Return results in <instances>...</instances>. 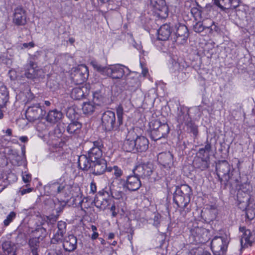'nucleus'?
<instances>
[{"instance_id": "f257e3e1", "label": "nucleus", "mask_w": 255, "mask_h": 255, "mask_svg": "<svg viewBox=\"0 0 255 255\" xmlns=\"http://www.w3.org/2000/svg\"><path fill=\"white\" fill-rule=\"evenodd\" d=\"M117 120L115 113L111 111L105 112L102 116L101 121L103 128L106 131H124L126 125L124 123V111L123 106L120 104L115 108Z\"/></svg>"}, {"instance_id": "f03ea898", "label": "nucleus", "mask_w": 255, "mask_h": 255, "mask_svg": "<svg viewBox=\"0 0 255 255\" xmlns=\"http://www.w3.org/2000/svg\"><path fill=\"white\" fill-rule=\"evenodd\" d=\"M216 169L219 180L221 184L227 186L228 183L233 184V182H238L234 177L235 170L231 168L228 162L226 160L219 161L216 163Z\"/></svg>"}, {"instance_id": "7ed1b4c3", "label": "nucleus", "mask_w": 255, "mask_h": 255, "mask_svg": "<svg viewBox=\"0 0 255 255\" xmlns=\"http://www.w3.org/2000/svg\"><path fill=\"white\" fill-rule=\"evenodd\" d=\"M192 195L191 188L187 184L176 187L173 193V201L178 207L185 208L189 203Z\"/></svg>"}, {"instance_id": "20e7f679", "label": "nucleus", "mask_w": 255, "mask_h": 255, "mask_svg": "<svg viewBox=\"0 0 255 255\" xmlns=\"http://www.w3.org/2000/svg\"><path fill=\"white\" fill-rule=\"evenodd\" d=\"M150 136L151 138L157 140L161 138H165L170 131V128L167 123L162 124L158 120H153L149 123Z\"/></svg>"}, {"instance_id": "39448f33", "label": "nucleus", "mask_w": 255, "mask_h": 255, "mask_svg": "<svg viewBox=\"0 0 255 255\" xmlns=\"http://www.w3.org/2000/svg\"><path fill=\"white\" fill-rule=\"evenodd\" d=\"M23 75L28 79L33 81L43 78L45 76L43 70L42 69H37L35 62L31 60L25 65Z\"/></svg>"}, {"instance_id": "423d86ee", "label": "nucleus", "mask_w": 255, "mask_h": 255, "mask_svg": "<svg viewBox=\"0 0 255 255\" xmlns=\"http://www.w3.org/2000/svg\"><path fill=\"white\" fill-rule=\"evenodd\" d=\"M90 149L86 154L91 162L104 159L102 157L103 151L102 149L103 147V144L101 140L90 142Z\"/></svg>"}, {"instance_id": "0eeeda50", "label": "nucleus", "mask_w": 255, "mask_h": 255, "mask_svg": "<svg viewBox=\"0 0 255 255\" xmlns=\"http://www.w3.org/2000/svg\"><path fill=\"white\" fill-rule=\"evenodd\" d=\"M155 170L153 164L147 162L136 165L133 169V173L136 176L143 179H149Z\"/></svg>"}, {"instance_id": "6e6552de", "label": "nucleus", "mask_w": 255, "mask_h": 255, "mask_svg": "<svg viewBox=\"0 0 255 255\" xmlns=\"http://www.w3.org/2000/svg\"><path fill=\"white\" fill-rule=\"evenodd\" d=\"M228 242L227 238L216 236L211 243V249L214 255H224L227 249Z\"/></svg>"}, {"instance_id": "1a4fd4ad", "label": "nucleus", "mask_w": 255, "mask_h": 255, "mask_svg": "<svg viewBox=\"0 0 255 255\" xmlns=\"http://www.w3.org/2000/svg\"><path fill=\"white\" fill-rule=\"evenodd\" d=\"M45 113V111L42 109L39 104H36L27 108L25 116L30 122H34L36 120L42 119Z\"/></svg>"}, {"instance_id": "9d476101", "label": "nucleus", "mask_w": 255, "mask_h": 255, "mask_svg": "<svg viewBox=\"0 0 255 255\" xmlns=\"http://www.w3.org/2000/svg\"><path fill=\"white\" fill-rule=\"evenodd\" d=\"M139 177L136 175L127 177L126 180L120 179V184L123 188H127L128 190L134 191L138 190L141 186Z\"/></svg>"}, {"instance_id": "9b49d317", "label": "nucleus", "mask_w": 255, "mask_h": 255, "mask_svg": "<svg viewBox=\"0 0 255 255\" xmlns=\"http://www.w3.org/2000/svg\"><path fill=\"white\" fill-rule=\"evenodd\" d=\"M175 28L176 31L173 38L171 35V39L179 44L185 43L189 35L187 27L184 24L178 23L175 26Z\"/></svg>"}, {"instance_id": "f8f14e48", "label": "nucleus", "mask_w": 255, "mask_h": 255, "mask_svg": "<svg viewBox=\"0 0 255 255\" xmlns=\"http://www.w3.org/2000/svg\"><path fill=\"white\" fill-rule=\"evenodd\" d=\"M88 76V68L84 64L79 65L72 73V79L77 84L83 83L86 81Z\"/></svg>"}, {"instance_id": "ddd939ff", "label": "nucleus", "mask_w": 255, "mask_h": 255, "mask_svg": "<svg viewBox=\"0 0 255 255\" xmlns=\"http://www.w3.org/2000/svg\"><path fill=\"white\" fill-rule=\"evenodd\" d=\"M150 5L155 9L157 16L161 19L166 18L168 15V8L164 0H150Z\"/></svg>"}, {"instance_id": "4468645a", "label": "nucleus", "mask_w": 255, "mask_h": 255, "mask_svg": "<svg viewBox=\"0 0 255 255\" xmlns=\"http://www.w3.org/2000/svg\"><path fill=\"white\" fill-rule=\"evenodd\" d=\"M130 73L129 69L122 65H117L113 67H108L106 75L111 77L113 79H120L125 74Z\"/></svg>"}, {"instance_id": "2eb2a0df", "label": "nucleus", "mask_w": 255, "mask_h": 255, "mask_svg": "<svg viewBox=\"0 0 255 255\" xmlns=\"http://www.w3.org/2000/svg\"><path fill=\"white\" fill-rule=\"evenodd\" d=\"M90 169L91 173L95 175L103 174L106 171H112L111 167H107V161L105 159L92 162Z\"/></svg>"}, {"instance_id": "dca6fc26", "label": "nucleus", "mask_w": 255, "mask_h": 255, "mask_svg": "<svg viewBox=\"0 0 255 255\" xmlns=\"http://www.w3.org/2000/svg\"><path fill=\"white\" fill-rule=\"evenodd\" d=\"M240 230L244 232L240 240L242 248H246L252 246L255 242V234H253L250 230H246L244 227L240 228Z\"/></svg>"}, {"instance_id": "f3484780", "label": "nucleus", "mask_w": 255, "mask_h": 255, "mask_svg": "<svg viewBox=\"0 0 255 255\" xmlns=\"http://www.w3.org/2000/svg\"><path fill=\"white\" fill-rule=\"evenodd\" d=\"M136 133L133 130L128 132L123 144V149L127 152H135V137Z\"/></svg>"}, {"instance_id": "a211bd4d", "label": "nucleus", "mask_w": 255, "mask_h": 255, "mask_svg": "<svg viewBox=\"0 0 255 255\" xmlns=\"http://www.w3.org/2000/svg\"><path fill=\"white\" fill-rule=\"evenodd\" d=\"M210 157L208 156L205 157L196 154L193 162V166L200 171H204L210 166Z\"/></svg>"}, {"instance_id": "6ab92c4d", "label": "nucleus", "mask_w": 255, "mask_h": 255, "mask_svg": "<svg viewBox=\"0 0 255 255\" xmlns=\"http://www.w3.org/2000/svg\"><path fill=\"white\" fill-rule=\"evenodd\" d=\"M13 22L16 25H24L26 23V11L22 6L14 9Z\"/></svg>"}, {"instance_id": "aec40b11", "label": "nucleus", "mask_w": 255, "mask_h": 255, "mask_svg": "<svg viewBox=\"0 0 255 255\" xmlns=\"http://www.w3.org/2000/svg\"><path fill=\"white\" fill-rule=\"evenodd\" d=\"M135 144L136 152H144L148 148L149 141L147 138L144 136H138L136 133Z\"/></svg>"}, {"instance_id": "412c9836", "label": "nucleus", "mask_w": 255, "mask_h": 255, "mask_svg": "<svg viewBox=\"0 0 255 255\" xmlns=\"http://www.w3.org/2000/svg\"><path fill=\"white\" fill-rule=\"evenodd\" d=\"M196 223L192 228H190V236L193 237V241L196 242H203L202 240V236L206 233V230L202 227H199Z\"/></svg>"}, {"instance_id": "4be33fe9", "label": "nucleus", "mask_w": 255, "mask_h": 255, "mask_svg": "<svg viewBox=\"0 0 255 255\" xmlns=\"http://www.w3.org/2000/svg\"><path fill=\"white\" fill-rule=\"evenodd\" d=\"M157 159L159 163L165 167H170L173 163V155L169 151L160 153Z\"/></svg>"}, {"instance_id": "5701e85b", "label": "nucleus", "mask_w": 255, "mask_h": 255, "mask_svg": "<svg viewBox=\"0 0 255 255\" xmlns=\"http://www.w3.org/2000/svg\"><path fill=\"white\" fill-rule=\"evenodd\" d=\"M77 239L73 235L65 237L63 244L64 249L69 252L74 251L77 248Z\"/></svg>"}, {"instance_id": "b1692460", "label": "nucleus", "mask_w": 255, "mask_h": 255, "mask_svg": "<svg viewBox=\"0 0 255 255\" xmlns=\"http://www.w3.org/2000/svg\"><path fill=\"white\" fill-rule=\"evenodd\" d=\"M63 117V114L61 111L57 109H54L48 112L45 119L47 122L52 124H55L59 123Z\"/></svg>"}, {"instance_id": "393cba45", "label": "nucleus", "mask_w": 255, "mask_h": 255, "mask_svg": "<svg viewBox=\"0 0 255 255\" xmlns=\"http://www.w3.org/2000/svg\"><path fill=\"white\" fill-rule=\"evenodd\" d=\"M157 32L158 39L159 40L165 41L171 35L172 29L169 24H164L160 26Z\"/></svg>"}, {"instance_id": "a878e982", "label": "nucleus", "mask_w": 255, "mask_h": 255, "mask_svg": "<svg viewBox=\"0 0 255 255\" xmlns=\"http://www.w3.org/2000/svg\"><path fill=\"white\" fill-rule=\"evenodd\" d=\"M87 91V88L84 86L74 88L71 92V97L75 100H81L86 96Z\"/></svg>"}, {"instance_id": "bb28decb", "label": "nucleus", "mask_w": 255, "mask_h": 255, "mask_svg": "<svg viewBox=\"0 0 255 255\" xmlns=\"http://www.w3.org/2000/svg\"><path fill=\"white\" fill-rule=\"evenodd\" d=\"M78 163L80 169L84 171L90 170L92 166V162L86 154L79 156Z\"/></svg>"}, {"instance_id": "cd10ccee", "label": "nucleus", "mask_w": 255, "mask_h": 255, "mask_svg": "<svg viewBox=\"0 0 255 255\" xmlns=\"http://www.w3.org/2000/svg\"><path fill=\"white\" fill-rule=\"evenodd\" d=\"M110 189L111 195L113 198L117 200H120L123 198L124 193L122 190V187L118 186L113 182L111 184Z\"/></svg>"}, {"instance_id": "c85d7f7f", "label": "nucleus", "mask_w": 255, "mask_h": 255, "mask_svg": "<svg viewBox=\"0 0 255 255\" xmlns=\"http://www.w3.org/2000/svg\"><path fill=\"white\" fill-rule=\"evenodd\" d=\"M2 250L5 255H16L14 244L10 241H5L2 243Z\"/></svg>"}, {"instance_id": "c756f323", "label": "nucleus", "mask_w": 255, "mask_h": 255, "mask_svg": "<svg viewBox=\"0 0 255 255\" xmlns=\"http://www.w3.org/2000/svg\"><path fill=\"white\" fill-rule=\"evenodd\" d=\"M9 100L8 92L6 86L1 85L0 86V107L2 108L5 106Z\"/></svg>"}, {"instance_id": "7c9ffc66", "label": "nucleus", "mask_w": 255, "mask_h": 255, "mask_svg": "<svg viewBox=\"0 0 255 255\" xmlns=\"http://www.w3.org/2000/svg\"><path fill=\"white\" fill-rule=\"evenodd\" d=\"M82 124L77 121H73L67 127V131L70 134H78L81 129Z\"/></svg>"}, {"instance_id": "2f4dec72", "label": "nucleus", "mask_w": 255, "mask_h": 255, "mask_svg": "<svg viewBox=\"0 0 255 255\" xmlns=\"http://www.w3.org/2000/svg\"><path fill=\"white\" fill-rule=\"evenodd\" d=\"M212 150V145L211 143L207 140L204 147L200 148L196 154L200 156H208L210 157L209 153Z\"/></svg>"}, {"instance_id": "473e14b6", "label": "nucleus", "mask_w": 255, "mask_h": 255, "mask_svg": "<svg viewBox=\"0 0 255 255\" xmlns=\"http://www.w3.org/2000/svg\"><path fill=\"white\" fill-rule=\"evenodd\" d=\"M96 108V105L92 102H89L83 103L82 110L84 114H92Z\"/></svg>"}, {"instance_id": "72a5a7b5", "label": "nucleus", "mask_w": 255, "mask_h": 255, "mask_svg": "<svg viewBox=\"0 0 255 255\" xmlns=\"http://www.w3.org/2000/svg\"><path fill=\"white\" fill-rule=\"evenodd\" d=\"M177 120L179 123L185 124L191 120V118L187 112H184L180 110L178 114Z\"/></svg>"}, {"instance_id": "f704fd0d", "label": "nucleus", "mask_w": 255, "mask_h": 255, "mask_svg": "<svg viewBox=\"0 0 255 255\" xmlns=\"http://www.w3.org/2000/svg\"><path fill=\"white\" fill-rule=\"evenodd\" d=\"M66 204L67 203L64 201H59L58 199L55 201L54 209L56 211L57 214L60 215V213L62 212Z\"/></svg>"}, {"instance_id": "c9c22d12", "label": "nucleus", "mask_w": 255, "mask_h": 255, "mask_svg": "<svg viewBox=\"0 0 255 255\" xmlns=\"http://www.w3.org/2000/svg\"><path fill=\"white\" fill-rule=\"evenodd\" d=\"M187 127V130L189 132L192 133L194 135L196 136L198 133V129L197 126L191 120L185 124Z\"/></svg>"}, {"instance_id": "e433bc0d", "label": "nucleus", "mask_w": 255, "mask_h": 255, "mask_svg": "<svg viewBox=\"0 0 255 255\" xmlns=\"http://www.w3.org/2000/svg\"><path fill=\"white\" fill-rule=\"evenodd\" d=\"M91 65L94 67V68L97 70L98 71L101 72L103 75H106L107 73V70L108 69L107 67H104L101 66L100 64H99L96 61H92L91 62Z\"/></svg>"}, {"instance_id": "4c0bfd02", "label": "nucleus", "mask_w": 255, "mask_h": 255, "mask_svg": "<svg viewBox=\"0 0 255 255\" xmlns=\"http://www.w3.org/2000/svg\"><path fill=\"white\" fill-rule=\"evenodd\" d=\"M103 97L98 92H95L93 94V98L92 103L96 106H99L103 103Z\"/></svg>"}, {"instance_id": "58836bf2", "label": "nucleus", "mask_w": 255, "mask_h": 255, "mask_svg": "<svg viewBox=\"0 0 255 255\" xmlns=\"http://www.w3.org/2000/svg\"><path fill=\"white\" fill-rule=\"evenodd\" d=\"M245 207L246 209V216L247 219L251 221L253 220L255 217V213L254 211L248 205V208H247V203L245 204Z\"/></svg>"}, {"instance_id": "ea45409f", "label": "nucleus", "mask_w": 255, "mask_h": 255, "mask_svg": "<svg viewBox=\"0 0 255 255\" xmlns=\"http://www.w3.org/2000/svg\"><path fill=\"white\" fill-rule=\"evenodd\" d=\"M112 171L114 170V175L115 177V178L120 181L121 179L119 178L123 174L122 170L117 166H114L113 167H112ZM119 183L120 184V182Z\"/></svg>"}, {"instance_id": "a19ab883", "label": "nucleus", "mask_w": 255, "mask_h": 255, "mask_svg": "<svg viewBox=\"0 0 255 255\" xmlns=\"http://www.w3.org/2000/svg\"><path fill=\"white\" fill-rule=\"evenodd\" d=\"M16 217V213L12 211L6 217V219L3 221V224L5 226H7L9 224L15 219Z\"/></svg>"}, {"instance_id": "79ce46f5", "label": "nucleus", "mask_w": 255, "mask_h": 255, "mask_svg": "<svg viewBox=\"0 0 255 255\" xmlns=\"http://www.w3.org/2000/svg\"><path fill=\"white\" fill-rule=\"evenodd\" d=\"M205 28H209V27H205L203 25L202 22H196V24L193 26L194 30L197 33L202 32Z\"/></svg>"}, {"instance_id": "37998d69", "label": "nucleus", "mask_w": 255, "mask_h": 255, "mask_svg": "<svg viewBox=\"0 0 255 255\" xmlns=\"http://www.w3.org/2000/svg\"><path fill=\"white\" fill-rule=\"evenodd\" d=\"M161 216L159 214H156L153 218V225L157 228H158L160 225Z\"/></svg>"}, {"instance_id": "c03bdc74", "label": "nucleus", "mask_w": 255, "mask_h": 255, "mask_svg": "<svg viewBox=\"0 0 255 255\" xmlns=\"http://www.w3.org/2000/svg\"><path fill=\"white\" fill-rule=\"evenodd\" d=\"M58 185V182H55L51 184H49L46 187L48 188L50 192L52 194H55L57 189V186Z\"/></svg>"}, {"instance_id": "a18cd8bd", "label": "nucleus", "mask_w": 255, "mask_h": 255, "mask_svg": "<svg viewBox=\"0 0 255 255\" xmlns=\"http://www.w3.org/2000/svg\"><path fill=\"white\" fill-rule=\"evenodd\" d=\"M62 240L63 237H62V236L55 234L53 237L51 239V243L52 244H55L62 242Z\"/></svg>"}, {"instance_id": "49530a36", "label": "nucleus", "mask_w": 255, "mask_h": 255, "mask_svg": "<svg viewBox=\"0 0 255 255\" xmlns=\"http://www.w3.org/2000/svg\"><path fill=\"white\" fill-rule=\"evenodd\" d=\"M66 224L65 222L60 221L57 223V228L59 230L66 233Z\"/></svg>"}, {"instance_id": "de8ad7c7", "label": "nucleus", "mask_w": 255, "mask_h": 255, "mask_svg": "<svg viewBox=\"0 0 255 255\" xmlns=\"http://www.w3.org/2000/svg\"><path fill=\"white\" fill-rule=\"evenodd\" d=\"M65 188V184L59 183L58 182V185L57 186V189L55 194L61 193Z\"/></svg>"}, {"instance_id": "09e8293b", "label": "nucleus", "mask_w": 255, "mask_h": 255, "mask_svg": "<svg viewBox=\"0 0 255 255\" xmlns=\"http://www.w3.org/2000/svg\"><path fill=\"white\" fill-rule=\"evenodd\" d=\"M59 216V214H56V215H50L49 216H47V218L49 221V222L53 223L56 221Z\"/></svg>"}, {"instance_id": "8fccbe9b", "label": "nucleus", "mask_w": 255, "mask_h": 255, "mask_svg": "<svg viewBox=\"0 0 255 255\" xmlns=\"http://www.w3.org/2000/svg\"><path fill=\"white\" fill-rule=\"evenodd\" d=\"M93 203L97 208L100 209L104 208V207H101V201L98 200V197L96 196L95 197Z\"/></svg>"}, {"instance_id": "3c124183", "label": "nucleus", "mask_w": 255, "mask_h": 255, "mask_svg": "<svg viewBox=\"0 0 255 255\" xmlns=\"http://www.w3.org/2000/svg\"><path fill=\"white\" fill-rule=\"evenodd\" d=\"M230 3L231 4V8L235 9L239 6V0H229Z\"/></svg>"}, {"instance_id": "603ef678", "label": "nucleus", "mask_w": 255, "mask_h": 255, "mask_svg": "<svg viewBox=\"0 0 255 255\" xmlns=\"http://www.w3.org/2000/svg\"><path fill=\"white\" fill-rule=\"evenodd\" d=\"M22 179L25 183H27L29 182L31 179V175L29 174L26 173L25 172L24 173H23Z\"/></svg>"}, {"instance_id": "864d4df0", "label": "nucleus", "mask_w": 255, "mask_h": 255, "mask_svg": "<svg viewBox=\"0 0 255 255\" xmlns=\"http://www.w3.org/2000/svg\"><path fill=\"white\" fill-rule=\"evenodd\" d=\"M214 1V4L218 6L222 11H225L227 8L222 5L220 3V0H212Z\"/></svg>"}, {"instance_id": "5fc2aeb1", "label": "nucleus", "mask_w": 255, "mask_h": 255, "mask_svg": "<svg viewBox=\"0 0 255 255\" xmlns=\"http://www.w3.org/2000/svg\"><path fill=\"white\" fill-rule=\"evenodd\" d=\"M101 205L102 207H104L103 209H101V210H104L109 205V200L107 199H103L102 201H101Z\"/></svg>"}, {"instance_id": "6e6d98bb", "label": "nucleus", "mask_w": 255, "mask_h": 255, "mask_svg": "<svg viewBox=\"0 0 255 255\" xmlns=\"http://www.w3.org/2000/svg\"><path fill=\"white\" fill-rule=\"evenodd\" d=\"M90 189H91V192L92 193H95L97 191V186L95 183L94 182H92L90 185Z\"/></svg>"}, {"instance_id": "4d7b16f0", "label": "nucleus", "mask_w": 255, "mask_h": 255, "mask_svg": "<svg viewBox=\"0 0 255 255\" xmlns=\"http://www.w3.org/2000/svg\"><path fill=\"white\" fill-rule=\"evenodd\" d=\"M32 190V188H28L26 189H22L20 190V192L21 193V195H23L26 193H29Z\"/></svg>"}, {"instance_id": "13d9d810", "label": "nucleus", "mask_w": 255, "mask_h": 255, "mask_svg": "<svg viewBox=\"0 0 255 255\" xmlns=\"http://www.w3.org/2000/svg\"><path fill=\"white\" fill-rule=\"evenodd\" d=\"M110 210L112 212V216L113 217H116L117 215V213L115 211L116 210V206H115V204H113L111 208H110Z\"/></svg>"}, {"instance_id": "bf43d9fd", "label": "nucleus", "mask_w": 255, "mask_h": 255, "mask_svg": "<svg viewBox=\"0 0 255 255\" xmlns=\"http://www.w3.org/2000/svg\"><path fill=\"white\" fill-rule=\"evenodd\" d=\"M191 12L192 14H194V15L200 14V11L198 10V9L197 8H195V7L191 8Z\"/></svg>"}, {"instance_id": "052dcab7", "label": "nucleus", "mask_w": 255, "mask_h": 255, "mask_svg": "<svg viewBox=\"0 0 255 255\" xmlns=\"http://www.w3.org/2000/svg\"><path fill=\"white\" fill-rule=\"evenodd\" d=\"M26 97H28L29 101L32 100L34 97L33 94L30 91L27 93Z\"/></svg>"}, {"instance_id": "680f3d73", "label": "nucleus", "mask_w": 255, "mask_h": 255, "mask_svg": "<svg viewBox=\"0 0 255 255\" xmlns=\"http://www.w3.org/2000/svg\"><path fill=\"white\" fill-rule=\"evenodd\" d=\"M20 141L22 142L25 143L28 141V137L26 136H20L19 138Z\"/></svg>"}, {"instance_id": "e2e57ef3", "label": "nucleus", "mask_w": 255, "mask_h": 255, "mask_svg": "<svg viewBox=\"0 0 255 255\" xmlns=\"http://www.w3.org/2000/svg\"><path fill=\"white\" fill-rule=\"evenodd\" d=\"M51 253H49L48 255H51ZM53 255H63L62 252L60 250H55Z\"/></svg>"}, {"instance_id": "0e129e2a", "label": "nucleus", "mask_w": 255, "mask_h": 255, "mask_svg": "<svg viewBox=\"0 0 255 255\" xmlns=\"http://www.w3.org/2000/svg\"><path fill=\"white\" fill-rule=\"evenodd\" d=\"M98 236H99L98 233L96 232H94L93 233V234L92 235L91 238L93 240H95L98 238Z\"/></svg>"}, {"instance_id": "69168bd1", "label": "nucleus", "mask_w": 255, "mask_h": 255, "mask_svg": "<svg viewBox=\"0 0 255 255\" xmlns=\"http://www.w3.org/2000/svg\"><path fill=\"white\" fill-rule=\"evenodd\" d=\"M56 235H58L60 236H62V237L63 238L64 235L65 234V232L60 231L58 229L57 231L55 233Z\"/></svg>"}, {"instance_id": "338daca9", "label": "nucleus", "mask_w": 255, "mask_h": 255, "mask_svg": "<svg viewBox=\"0 0 255 255\" xmlns=\"http://www.w3.org/2000/svg\"><path fill=\"white\" fill-rule=\"evenodd\" d=\"M5 133L7 135L11 136L12 135V130L10 128H8L6 130Z\"/></svg>"}, {"instance_id": "774afa93", "label": "nucleus", "mask_w": 255, "mask_h": 255, "mask_svg": "<svg viewBox=\"0 0 255 255\" xmlns=\"http://www.w3.org/2000/svg\"><path fill=\"white\" fill-rule=\"evenodd\" d=\"M31 253H32V255H38L36 249H32Z\"/></svg>"}]
</instances>
